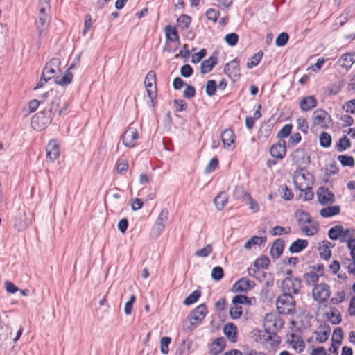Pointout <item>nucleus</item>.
Here are the masks:
<instances>
[{"instance_id":"obj_12","label":"nucleus","mask_w":355,"mask_h":355,"mask_svg":"<svg viewBox=\"0 0 355 355\" xmlns=\"http://www.w3.org/2000/svg\"><path fill=\"white\" fill-rule=\"evenodd\" d=\"M139 139V133L135 128L129 126L123 137V144L128 148L135 146V141Z\"/></svg>"},{"instance_id":"obj_49","label":"nucleus","mask_w":355,"mask_h":355,"mask_svg":"<svg viewBox=\"0 0 355 355\" xmlns=\"http://www.w3.org/2000/svg\"><path fill=\"white\" fill-rule=\"evenodd\" d=\"M73 73L67 71L65 74L60 78H56L55 83L59 85H66L70 84L73 80Z\"/></svg>"},{"instance_id":"obj_61","label":"nucleus","mask_w":355,"mask_h":355,"mask_svg":"<svg viewBox=\"0 0 355 355\" xmlns=\"http://www.w3.org/2000/svg\"><path fill=\"white\" fill-rule=\"evenodd\" d=\"M212 246L211 244L205 245L203 248L196 251V255L200 257H207L212 252Z\"/></svg>"},{"instance_id":"obj_33","label":"nucleus","mask_w":355,"mask_h":355,"mask_svg":"<svg viewBox=\"0 0 355 355\" xmlns=\"http://www.w3.org/2000/svg\"><path fill=\"white\" fill-rule=\"evenodd\" d=\"M192 21L191 17L186 14H182L177 19L178 26L182 31L187 30L191 25Z\"/></svg>"},{"instance_id":"obj_6","label":"nucleus","mask_w":355,"mask_h":355,"mask_svg":"<svg viewBox=\"0 0 355 355\" xmlns=\"http://www.w3.org/2000/svg\"><path fill=\"white\" fill-rule=\"evenodd\" d=\"M313 299L319 303H324L330 297V286L325 283L315 284L312 290Z\"/></svg>"},{"instance_id":"obj_57","label":"nucleus","mask_w":355,"mask_h":355,"mask_svg":"<svg viewBox=\"0 0 355 355\" xmlns=\"http://www.w3.org/2000/svg\"><path fill=\"white\" fill-rule=\"evenodd\" d=\"M92 25L93 21L91 15L86 14L84 20V28L82 32L83 36L86 35L87 33L92 28Z\"/></svg>"},{"instance_id":"obj_17","label":"nucleus","mask_w":355,"mask_h":355,"mask_svg":"<svg viewBox=\"0 0 355 355\" xmlns=\"http://www.w3.org/2000/svg\"><path fill=\"white\" fill-rule=\"evenodd\" d=\"M294 184L295 188L304 193V196H302V193H300V198H303L304 201H309L313 198L314 193L312 191V183L306 182L305 187H303L302 184H298L294 180Z\"/></svg>"},{"instance_id":"obj_38","label":"nucleus","mask_w":355,"mask_h":355,"mask_svg":"<svg viewBox=\"0 0 355 355\" xmlns=\"http://www.w3.org/2000/svg\"><path fill=\"white\" fill-rule=\"evenodd\" d=\"M303 279L308 286H314L318 284L319 275L313 271L306 272L303 275Z\"/></svg>"},{"instance_id":"obj_46","label":"nucleus","mask_w":355,"mask_h":355,"mask_svg":"<svg viewBox=\"0 0 355 355\" xmlns=\"http://www.w3.org/2000/svg\"><path fill=\"white\" fill-rule=\"evenodd\" d=\"M270 263V259L267 256L262 255L254 261V266L257 269H266Z\"/></svg>"},{"instance_id":"obj_7","label":"nucleus","mask_w":355,"mask_h":355,"mask_svg":"<svg viewBox=\"0 0 355 355\" xmlns=\"http://www.w3.org/2000/svg\"><path fill=\"white\" fill-rule=\"evenodd\" d=\"M290 157L293 162V165L297 167H301L302 165L306 166L311 163L310 156L306 153L304 148H297L292 153Z\"/></svg>"},{"instance_id":"obj_62","label":"nucleus","mask_w":355,"mask_h":355,"mask_svg":"<svg viewBox=\"0 0 355 355\" xmlns=\"http://www.w3.org/2000/svg\"><path fill=\"white\" fill-rule=\"evenodd\" d=\"M193 73V69L192 67L188 64H184L180 68V74L184 78H189Z\"/></svg>"},{"instance_id":"obj_47","label":"nucleus","mask_w":355,"mask_h":355,"mask_svg":"<svg viewBox=\"0 0 355 355\" xmlns=\"http://www.w3.org/2000/svg\"><path fill=\"white\" fill-rule=\"evenodd\" d=\"M250 193L245 191L243 187L237 186L235 187L233 196L235 199H243V200H246Z\"/></svg>"},{"instance_id":"obj_54","label":"nucleus","mask_w":355,"mask_h":355,"mask_svg":"<svg viewBox=\"0 0 355 355\" xmlns=\"http://www.w3.org/2000/svg\"><path fill=\"white\" fill-rule=\"evenodd\" d=\"M219 15L220 12L214 8H209L205 13L207 19L214 23H216L218 21Z\"/></svg>"},{"instance_id":"obj_45","label":"nucleus","mask_w":355,"mask_h":355,"mask_svg":"<svg viewBox=\"0 0 355 355\" xmlns=\"http://www.w3.org/2000/svg\"><path fill=\"white\" fill-rule=\"evenodd\" d=\"M338 160L340 162L341 165L344 167H354L355 165L354 159L352 156L347 155H340L338 156Z\"/></svg>"},{"instance_id":"obj_28","label":"nucleus","mask_w":355,"mask_h":355,"mask_svg":"<svg viewBox=\"0 0 355 355\" xmlns=\"http://www.w3.org/2000/svg\"><path fill=\"white\" fill-rule=\"evenodd\" d=\"M340 212V207L338 205L328 206L322 208L320 211V214L323 218H329L339 214Z\"/></svg>"},{"instance_id":"obj_64","label":"nucleus","mask_w":355,"mask_h":355,"mask_svg":"<svg viewBox=\"0 0 355 355\" xmlns=\"http://www.w3.org/2000/svg\"><path fill=\"white\" fill-rule=\"evenodd\" d=\"M343 108L345 110L347 113H350L352 114H355V99H352L347 101L345 105L343 106Z\"/></svg>"},{"instance_id":"obj_29","label":"nucleus","mask_w":355,"mask_h":355,"mask_svg":"<svg viewBox=\"0 0 355 355\" xmlns=\"http://www.w3.org/2000/svg\"><path fill=\"white\" fill-rule=\"evenodd\" d=\"M214 202L218 210H222L228 202L227 193L225 192H220L214 198Z\"/></svg>"},{"instance_id":"obj_11","label":"nucleus","mask_w":355,"mask_h":355,"mask_svg":"<svg viewBox=\"0 0 355 355\" xmlns=\"http://www.w3.org/2000/svg\"><path fill=\"white\" fill-rule=\"evenodd\" d=\"M287 152V146L285 140H280L272 144L270 148V155L277 159H283Z\"/></svg>"},{"instance_id":"obj_43","label":"nucleus","mask_w":355,"mask_h":355,"mask_svg":"<svg viewBox=\"0 0 355 355\" xmlns=\"http://www.w3.org/2000/svg\"><path fill=\"white\" fill-rule=\"evenodd\" d=\"M263 55V52L262 51H258L257 53L254 54L250 58V61L247 62V67L248 69H252L256 66H257Z\"/></svg>"},{"instance_id":"obj_48","label":"nucleus","mask_w":355,"mask_h":355,"mask_svg":"<svg viewBox=\"0 0 355 355\" xmlns=\"http://www.w3.org/2000/svg\"><path fill=\"white\" fill-rule=\"evenodd\" d=\"M293 129V125L288 123L284 125L277 134V137L279 139L286 138L290 136Z\"/></svg>"},{"instance_id":"obj_5","label":"nucleus","mask_w":355,"mask_h":355,"mask_svg":"<svg viewBox=\"0 0 355 355\" xmlns=\"http://www.w3.org/2000/svg\"><path fill=\"white\" fill-rule=\"evenodd\" d=\"M302 288V280L300 277H286L282 282V289L284 293L298 294Z\"/></svg>"},{"instance_id":"obj_35","label":"nucleus","mask_w":355,"mask_h":355,"mask_svg":"<svg viewBox=\"0 0 355 355\" xmlns=\"http://www.w3.org/2000/svg\"><path fill=\"white\" fill-rule=\"evenodd\" d=\"M192 342L190 340H183L177 349L175 355H189Z\"/></svg>"},{"instance_id":"obj_24","label":"nucleus","mask_w":355,"mask_h":355,"mask_svg":"<svg viewBox=\"0 0 355 355\" xmlns=\"http://www.w3.org/2000/svg\"><path fill=\"white\" fill-rule=\"evenodd\" d=\"M308 241L302 239H297L293 241L288 248L291 253H299L304 250L308 246Z\"/></svg>"},{"instance_id":"obj_53","label":"nucleus","mask_w":355,"mask_h":355,"mask_svg":"<svg viewBox=\"0 0 355 355\" xmlns=\"http://www.w3.org/2000/svg\"><path fill=\"white\" fill-rule=\"evenodd\" d=\"M211 276L214 281H220L224 277V270L223 268L220 266L214 267L211 270Z\"/></svg>"},{"instance_id":"obj_59","label":"nucleus","mask_w":355,"mask_h":355,"mask_svg":"<svg viewBox=\"0 0 355 355\" xmlns=\"http://www.w3.org/2000/svg\"><path fill=\"white\" fill-rule=\"evenodd\" d=\"M218 166V159L217 157H213L210 159L209 164L205 167V172L206 173H211L214 172Z\"/></svg>"},{"instance_id":"obj_2","label":"nucleus","mask_w":355,"mask_h":355,"mask_svg":"<svg viewBox=\"0 0 355 355\" xmlns=\"http://www.w3.org/2000/svg\"><path fill=\"white\" fill-rule=\"evenodd\" d=\"M208 313L206 304L202 303L194 308L187 317L182 325V331L191 332L196 329L203 321Z\"/></svg>"},{"instance_id":"obj_9","label":"nucleus","mask_w":355,"mask_h":355,"mask_svg":"<svg viewBox=\"0 0 355 355\" xmlns=\"http://www.w3.org/2000/svg\"><path fill=\"white\" fill-rule=\"evenodd\" d=\"M144 85L149 98H157L156 73L150 71L146 76Z\"/></svg>"},{"instance_id":"obj_1","label":"nucleus","mask_w":355,"mask_h":355,"mask_svg":"<svg viewBox=\"0 0 355 355\" xmlns=\"http://www.w3.org/2000/svg\"><path fill=\"white\" fill-rule=\"evenodd\" d=\"M59 107V101L54 98L51 105H46L42 111L35 114L31 119V125L36 130L45 129L52 120Z\"/></svg>"},{"instance_id":"obj_32","label":"nucleus","mask_w":355,"mask_h":355,"mask_svg":"<svg viewBox=\"0 0 355 355\" xmlns=\"http://www.w3.org/2000/svg\"><path fill=\"white\" fill-rule=\"evenodd\" d=\"M295 216L297 218L298 225L302 227L306 223H311L312 222L310 214L303 210H297Z\"/></svg>"},{"instance_id":"obj_52","label":"nucleus","mask_w":355,"mask_h":355,"mask_svg":"<svg viewBox=\"0 0 355 355\" xmlns=\"http://www.w3.org/2000/svg\"><path fill=\"white\" fill-rule=\"evenodd\" d=\"M289 35L286 32H282L278 35L275 40V44L278 47L284 46L288 42Z\"/></svg>"},{"instance_id":"obj_3","label":"nucleus","mask_w":355,"mask_h":355,"mask_svg":"<svg viewBox=\"0 0 355 355\" xmlns=\"http://www.w3.org/2000/svg\"><path fill=\"white\" fill-rule=\"evenodd\" d=\"M277 309L281 314H289L295 311V301L290 293H284L276 302Z\"/></svg>"},{"instance_id":"obj_27","label":"nucleus","mask_w":355,"mask_h":355,"mask_svg":"<svg viewBox=\"0 0 355 355\" xmlns=\"http://www.w3.org/2000/svg\"><path fill=\"white\" fill-rule=\"evenodd\" d=\"M301 176L306 182L313 184V175L306 168V167H297L294 173V178Z\"/></svg>"},{"instance_id":"obj_56","label":"nucleus","mask_w":355,"mask_h":355,"mask_svg":"<svg viewBox=\"0 0 355 355\" xmlns=\"http://www.w3.org/2000/svg\"><path fill=\"white\" fill-rule=\"evenodd\" d=\"M225 42L230 46H234L239 42V35L235 33H228L225 37Z\"/></svg>"},{"instance_id":"obj_41","label":"nucleus","mask_w":355,"mask_h":355,"mask_svg":"<svg viewBox=\"0 0 355 355\" xmlns=\"http://www.w3.org/2000/svg\"><path fill=\"white\" fill-rule=\"evenodd\" d=\"M351 141L347 136H343L337 142L335 148L338 152H343L351 146Z\"/></svg>"},{"instance_id":"obj_26","label":"nucleus","mask_w":355,"mask_h":355,"mask_svg":"<svg viewBox=\"0 0 355 355\" xmlns=\"http://www.w3.org/2000/svg\"><path fill=\"white\" fill-rule=\"evenodd\" d=\"M221 140L225 147H230L234 143L235 134L232 129H225L221 134Z\"/></svg>"},{"instance_id":"obj_15","label":"nucleus","mask_w":355,"mask_h":355,"mask_svg":"<svg viewBox=\"0 0 355 355\" xmlns=\"http://www.w3.org/2000/svg\"><path fill=\"white\" fill-rule=\"evenodd\" d=\"M218 53L215 51L208 59L204 60L201 62L200 69L202 74L208 73L218 64Z\"/></svg>"},{"instance_id":"obj_37","label":"nucleus","mask_w":355,"mask_h":355,"mask_svg":"<svg viewBox=\"0 0 355 355\" xmlns=\"http://www.w3.org/2000/svg\"><path fill=\"white\" fill-rule=\"evenodd\" d=\"M344 80L330 85L326 89V92L329 96L337 95L343 87Z\"/></svg>"},{"instance_id":"obj_58","label":"nucleus","mask_w":355,"mask_h":355,"mask_svg":"<svg viewBox=\"0 0 355 355\" xmlns=\"http://www.w3.org/2000/svg\"><path fill=\"white\" fill-rule=\"evenodd\" d=\"M323 329H324V330L322 331L323 337L316 336V338H315L316 341L320 343L326 342L328 340L329 334L331 332V327L329 324H324L323 326Z\"/></svg>"},{"instance_id":"obj_8","label":"nucleus","mask_w":355,"mask_h":355,"mask_svg":"<svg viewBox=\"0 0 355 355\" xmlns=\"http://www.w3.org/2000/svg\"><path fill=\"white\" fill-rule=\"evenodd\" d=\"M224 73L233 81H236L241 77L240 60L235 58L224 66Z\"/></svg>"},{"instance_id":"obj_60","label":"nucleus","mask_w":355,"mask_h":355,"mask_svg":"<svg viewBox=\"0 0 355 355\" xmlns=\"http://www.w3.org/2000/svg\"><path fill=\"white\" fill-rule=\"evenodd\" d=\"M302 140L301 135L299 132H295L292 135H290L288 147H294L299 144Z\"/></svg>"},{"instance_id":"obj_39","label":"nucleus","mask_w":355,"mask_h":355,"mask_svg":"<svg viewBox=\"0 0 355 355\" xmlns=\"http://www.w3.org/2000/svg\"><path fill=\"white\" fill-rule=\"evenodd\" d=\"M201 296V291L199 289L193 291L183 301L185 306H190L196 303Z\"/></svg>"},{"instance_id":"obj_19","label":"nucleus","mask_w":355,"mask_h":355,"mask_svg":"<svg viewBox=\"0 0 355 355\" xmlns=\"http://www.w3.org/2000/svg\"><path fill=\"white\" fill-rule=\"evenodd\" d=\"M223 334L232 343L237 341L238 329L232 322H229L223 327Z\"/></svg>"},{"instance_id":"obj_44","label":"nucleus","mask_w":355,"mask_h":355,"mask_svg":"<svg viewBox=\"0 0 355 355\" xmlns=\"http://www.w3.org/2000/svg\"><path fill=\"white\" fill-rule=\"evenodd\" d=\"M331 136L327 132H322L319 137V143L323 148H329L331 145Z\"/></svg>"},{"instance_id":"obj_18","label":"nucleus","mask_w":355,"mask_h":355,"mask_svg":"<svg viewBox=\"0 0 355 355\" xmlns=\"http://www.w3.org/2000/svg\"><path fill=\"white\" fill-rule=\"evenodd\" d=\"M226 346V341L223 337H218L214 340L209 347L211 355H219L223 352Z\"/></svg>"},{"instance_id":"obj_23","label":"nucleus","mask_w":355,"mask_h":355,"mask_svg":"<svg viewBox=\"0 0 355 355\" xmlns=\"http://www.w3.org/2000/svg\"><path fill=\"white\" fill-rule=\"evenodd\" d=\"M164 32L166 42H175L178 45L180 44V36L175 27L167 25L164 28Z\"/></svg>"},{"instance_id":"obj_13","label":"nucleus","mask_w":355,"mask_h":355,"mask_svg":"<svg viewBox=\"0 0 355 355\" xmlns=\"http://www.w3.org/2000/svg\"><path fill=\"white\" fill-rule=\"evenodd\" d=\"M60 60L58 58H53L48 62L43 68V76L53 78L56 74V70H60Z\"/></svg>"},{"instance_id":"obj_31","label":"nucleus","mask_w":355,"mask_h":355,"mask_svg":"<svg viewBox=\"0 0 355 355\" xmlns=\"http://www.w3.org/2000/svg\"><path fill=\"white\" fill-rule=\"evenodd\" d=\"M266 333L268 334V336H266V338L265 340L266 341V343L270 342V345L272 347L277 346L280 344L281 343V338L279 336L277 335V333L275 331H270V327L266 328Z\"/></svg>"},{"instance_id":"obj_22","label":"nucleus","mask_w":355,"mask_h":355,"mask_svg":"<svg viewBox=\"0 0 355 355\" xmlns=\"http://www.w3.org/2000/svg\"><path fill=\"white\" fill-rule=\"evenodd\" d=\"M284 246L285 243L284 239L281 238L276 239L270 248V256L272 258H279L284 251Z\"/></svg>"},{"instance_id":"obj_55","label":"nucleus","mask_w":355,"mask_h":355,"mask_svg":"<svg viewBox=\"0 0 355 355\" xmlns=\"http://www.w3.org/2000/svg\"><path fill=\"white\" fill-rule=\"evenodd\" d=\"M129 168L128 161L126 159H119L116 163V171L121 174H125Z\"/></svg>"},{"instance_id":"obj_51","label":"nucleus","mask_w":355,"mask_h":355,"mask_svg":"<svg viewBox=\"0 0 355 355\" xmlns=\"http://www.w3.org/2000/svg\"><path fill=\"white\" fill-rule=\"evenodd\" d=\"M171 343V338L168 336H164L160 340V351L163 354H168L169 352L168 346Z\"/></svg>"},{"instance_id":"obj_36","label":"nucleus","mask_w":355,"mask_h":355,"mask_svg":"<svg viewBox=\"0 0 355 355\" xmlns=\"http://www.w3.org/2000/svg\"><path fill=\"white\" fill-rule=\"evenodd\" d=\"M243 308L241 304H232L229 310V314L232 319L237 320L240 318L243 314Z\"/></svg>"},{"instance_id":"obj_10","label":"nucleus","mask_w":355,"mask_h":355,"mask_svg":"<svg viewBox=\"0 0 355 355\" xmlns=\"http://www.w3.org/2000/svg\"><path fill=\"white\" fill-rule=\"evenodd\" d=\"M316 193L318 201L322 205H331L336 201L334 193L324 186L320 187Z\"/></svg>"},{"instance_id":"obj_16","label":"nucleus","mask_w":355,"mask_h":355,"mask_svg":"<svg viewBox=\"0 0 355 355\" xmlns=\"http://www.w3.org/2000/svg\"><path fill=\"white\" fill-rule=\"evenodd\" d=\"M46 157L51 162H54L60 155V146L57 140L51 139L46 147Z\"/></svg>"},{"instance_id":"obj_21","label":"nucleus","mask_w":355,"mask_h":355,"mask_svg":"<svg viewBox=\"0 0 355 355\" xmlns=\"http://www.w3.org/2000/svg\"><path fill=\"white\" fill-rule=\"evenodd\" d=\"M318 101L314 96H306L303 97L300 101V107L302 112H308L315 107Z\"/></svg>"},{"instance_id":"obj_34","label":"nucleus","mask_w":355,"mask_h":355,"mask_svg":"<svg viewBox=\"0 0 355 355\" xmlns=\"http://www.w3.org/2000/svg\"><path fill=\"white\" fill-rule=\"evenodd\" d=\"M326 317L328 320L331 319L332 318L336 317V319L332 320L331 321L332 324H338L342 322V315L341 313L338 311V310L334 307H330V312L326 313Z\"/></svg>"},{"instance_id":"obj_63","label":"nucleus","mask_w":355,"mask_h":355,"mask_svg":"<svg viewBox=\"0 0 355 355\" xmlns=\"http://www.w3.org/2000/svg\"><path fill=\"white\" fill-rule=\"evenodd\" d=\"M207 51L205 49H201L198 53L192 55L191 62L193 64L200 62L206 55Z\"/></svg>"},{"instance_id":"obj_25","label":"nucleus","mask_w":355,"mask_h":355,"mask_svg":"<svg viewBox=\"0 0 355 355\" xmlns=\"http://www.w3.org/2000/svg\"><path fill=\"white\" fill-rule=\"evenodd\" d=\"M61 96L62 94H60L58 91L54 89H50L48 92L44 93L41 96V100L44 101V103L45 101H47L46 105H51V102L54 101V98H58L59 101V105L60 104L61 101Z\"/></svg>"},{"instance_id":"obj_20","label":"nucleus","mask_w":355,"mask_h":355,"mask_svg":"<svg viewBox=\"0 0 355 355\" xmlns=\"http://www.w3.org/2000/svg\"><path fill=\"white\" fill-rule=\"evenodd\" d=\"M355 62V52L347 53L341 55L338 59V64L348 71Z\"/></svg>"},{"instance_id":"obj_14","label":"nucleus","mask_w":355,"mask_h":355,"mask_svg":"<svg viewBox=\"0 0 355 355\" xmlns=\"http://www.w3.org/2000/svg\"><path fill=\"white\" fill-rule=\"evenodd\" d=\"M255 286V283L245 277L237 280L232 288V291L234 293L243 292L246 293L248 290L252 289Z\"/></svg>"},{"instance_id":"obj_42","label":"nucleus","mask_w":355,"mask_h":355,"mask_svg":"<svg viewBox=\"0 0 355 355\" xmlns=\"http://www.w3.org/2000/svg\"><path fill=\"white\" fill-rule=\"evenodd\" d=\"M327 112L323 109L316 110L313 114V119L315 124H320L325 121Z\"/></svg>"},{"instance_id":"obj_30","label":"nucleus","mask_w":355,"mask_h":355,"mask_svg":"<svg viewBox=\"0 0 355 355\" xmlns=\"http://www.w3.org/2000/svg\"><path fill=\"white\" fill-rule=\"evenodd\" d=\"M255 302L256 298L254 297H248L244 295H236L232 300V304H241V305L246 304L250 306Z\"/></svg>"},{"instance_id":"obj_4","label":"nucleus","mask_w":355,"mask_h":355,"mask_svg":"<svg viewBox=\"0 0 355 355\" xmlns=\"http://www.w3.org/2000/svg\"><path fill=\"white\" fill-rule=\"evenodd\" d=\"M169 211L168 209H163L159 213L156 221L153 226L150 235L153 239L158 238L164 232L166 223L168 219Z\"/></svg>"},{"instance_id":"obj_40","label":"nucleus","mask_w":355,"mask_h":355,"mask_svg":"<svg viewBox=\"0 0 355 355\" xmlns=\"http://www.w3.org/2000/svg\"><path fill=\"white\" fill-rule=\"evenodd\" d=\"M343 234V226L341 225H336L329 230L328 236L332 241H336L339 237H341Z\"/></svg>"},{"instance_id":"obj_50","label":"nucleus","mask_w":355,"mask_h":355,"mask_svg":"<svg viewBox=\"0 0 355 355\" xmlns=\"http://www.w3.org/2000/svg\"><path fill=\"white\" fill-rule=\"evenodd\" d=\"M217 90V83L216 81L214 80H209L205 86V92L206 94L209 96H214Z\"/></svg>"}]
</instances>
